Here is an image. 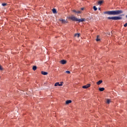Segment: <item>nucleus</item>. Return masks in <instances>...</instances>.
Listing matches in <instances>:
<instances>
[{"mask_svg":"<svg viewBox=\"0 0 127 127\" xmlns=\"http://www.w3.org/2000/svg\"><path fill=\"white\" fill-rule=\"evenodd\" d=\"M124 11L122 10H112V11H106L104 12L105 14H108L109 15H118V14H121L123 13Z\"/></svg>","mask_w":127,"mask_h":127,"instance_id":"f257e3e1","label":"nucleus"},{"mask_svg":"<svg viewBox=\"0 0 127 127\" xmlns=\"http://www.w3.org/2000/svg\"><path fill=\"white\" fill-rule=\"evenodd\" d=\"M68 19H71L72 21H78V22H83V21H85V18L78 19L75 16L69 17Z\"/></svg>","mask_w":127,"mask_h":127,"instance_id":"f03ea898","label":"nucleus"},{"mask_svg":"<svg viewBox=\"0 0 127 127\" xmlns=\"http://www.w3.org/2000/svg\"><path fill=\"white\" fill-rule=\"evenodd\" d=\"M122 17L120 16H114V17H108L107 19H112L113 20H120L122 19Z\"/></svg>","mask_w":127,"mask_h":127,"instance_id":"7ed1b4c3","label":"nucleus"},{"mask_svg":"<svg viewBox=\"0 0 127 127\" xmlns=\"http://www.w3.org/2000/svg\"><path fill=\"white\" fill-rule=\"evenodd\" d=\"M63 83H64L63 82H61V83L59 82H56L55 84V87H57V86H63Z\"/></svg>","mask_w":127,"mask_h":127,"instance_id":"20e7f679","label":"nucleus"},{"mask_svg":"<svg viewBox=\"0 0 127 127\" xmlns=\"http://www.w3.org/2000/svg\"><path fill=\"white\" fill-rule=\"evenodd\" d=\"M91 87L90 84H87L86 85H84L82 86L83 89H88V88H90Z\"/></svg>","mask_w":127,"mask_h":127,"instance_id":"39448f33","label":"nucleus"},{"mask_svg":"<svg viewBox=\"0 0 127 127\" xmlns=\"http://www.w3.org/2000/svg\"><path fill=\"white\" fill-rule=\"evenodd\" d=\"M60 21H61L62 22V23H68V21H66L65 20V19H60Z\"/></svg>","mask_w":127,"mask_h":127,"instance_id":"423d86ee","label":"nucleus"},{"mask_svg":"<svg viewBox=\"0 0 127 127\" xmlns=\"http://www.w3.org/2000/svg\"><path fill=\"white\" fill-rule=\"evenodd\" d=\"M60 63L64 65V64H65L66 63H67V61L65 60H63L60 61Z\"/></svg>","mask_w":127,"mask_h":127,"instance_id":"0eeeda50","label":"nucleus"},{"mask_svg":"<svg viewBox=\"0 0 127 127\" xmlns=\"http://www.w3.org/2000/svg\"><path fill=\"white\" fill-rule=\"evenodd\" d=\"M72 11L75 13H81L82 12L81 11H76V10H72Z\"/></svg>","mask_w":127,"mask_h":127,"instance_id":"6e6552de","label":"nucleus"},{"mask_svg":"<svg viewBox=\"0 0 127 127\" xmlns=\"http://www.w3.org/2000/svg\"><path fill=\"white\" fill-rule=\"evenodd\" d=\"M72 103V100H67L65 102L66 105H69V104H71Z\"/></svg>","mask_w":127,"mask_h":127,"instance_id":"1a4fd4ad","label":"nucleus"},{"mask_svg":"<svg viewBox=\"0 0 127 127\" xmlns=\"http://www.w3.org/2000/svg\"><path fill=\"white\" fill-rule=\"evenodd\" d=\"M41 74L42 75H48V72H46V71H41Z\"/></svg>","mask_w":127,"mask_h":127,"instance_id":"9d476101","label":"nucleus"},{"mask_svg":"<svg viewBox=\"0 0 127 127\" xmlns=\"http://www.w3.org/2000/svg\"><path fill=\"white\" fill-rule=\"evenodd\" d=\"M99 90L100 92H103V91H105V88L100 87L99 88Z\"/></svg>","mask_w":127,"mask_h":127,"instance_id":"9b49d317","label":"nucleus"},{"mask_svg":"<svg viewBox=\"0 0 127 127\" xmlns=\"http://www.w3.org/2000/svg\"><path fill=\"white\" fill-rule=\"evenodd\" d=\"M102 83H103V80H100L98 81L96 83V84H97V85H101V84H102Z\"/></svg>","mask_w":127,"mask_h":127,"instance_id":"f8f14e48","label":"nucleus"},{"mask_svg":"<svg viewBox=\"0 0 127 127\" xmlns=\"http://www.w3.org/2000/svg\"><path fill=\"white\" fill-rule=\"evenodd\" d=\"M110 103H111V100L109 99H107L106 100V104L110 105Z\"/></svg>","mask_w":127,"mask_h":127,"instance_id":"ddd939ff","label":"nucleus"},{"mask_svg":"<svg viewBox=\"0 0 127 127\" xmlns=\"http://www.w3.org/2000/svg\"><path fill=\"white\" fill-rule=\"evenodd\" d=\"M52 11H53V13H57V10H56V9H55V8H53L52 9Z\"/></svg>","mask_w":127,"mask_h":127,"instance_id":"4468645a","label":"nucleus"},{"mask_svg":"<svg viewBox=\"0 0 127 127\" xmlns=\"http://www.w3.org/2000/svg\"><path fill=\"white\" fill-rule=\"evenodd\" d=\"M33 70L34 71H35L36 70V69H37V66H36V65H34L33 66V68H32Z\"/></svg>","mask_w":127,"mask_h":127,"instance_id":"2eb2a0df","label":"nucleus"},{"mask_svg":"<svg viewBox=\"0 0 127 127\" xmlns=\"http://www.w3.org/2000/svg\"><path fill=\"white\" fill-rule=\"evenodd\" d=\"M93 9L95 11H97L98 10V8L96 6H93Z\"/></svg>","mask_w":127,"mask_h":127,"instance_id":"dca6fc26","label":"nucleus"},{"mask_svg":"<svg viewBox=\"0 0 127 127\" xmlns=\"http://www.w3.org/2000/svg\"><path fill=\"white\" fill-rule=\"evenodd\" d=\"M79 36H80V34H74V37H79Z\"/></svg>","mask_w":127,"mask_h":127,"instance_id":"f3484780","label":"nucleus"},{"mask_svg":"<svg viewBox=\"0 0 127 127\" xmlns=\"http://www.w3.org/2000/svg\"><path fill=\"white\" fill-rule=\"evenodd\" d=\"M102 3H103V0H100L98 2V4H102Z\"/></svg>","mask_w":127,"mask_h":127,"instance_id":"a211bd4d","label":"nucleus"},{"mask_svg":"<svg viewBox=\"0 0 127 127\" xmlns=\"http://www.w3.org/2000/svg\"><path fill=\"white\" fill-rule=\"evenodd\" d=\"M100 40H101L99 38V35H97L96 41H100Z\"/></svg>","mask_w":127,"mask_h":127,"instance_id":"6ab92c4d","label":"nucleus"},{"mask_svg":"<svg viewBox=\"0 0 127 127\" xmlns=\"http://www.w3.org/2000/svg\"><path fill=\"white\" fill-rule=\"evenodd\" d=\"M6 4H7L6 3H2V5L3 6H5V5H6Z\"/></svg>","mask_w":127,"mask_h":127,"instance_id":"aec40b11","label":"nucleus"},{"mask_svg":"<svg viewBox=\"0 0 127 127\" xmlns=\"http://www.w3.org/2000/svg\"><path fill=\"white\" fill-rule=\"evenodd\" d=\"M66 73H67V74H70L71 72H70L69 70H67L66 71Z\"/></svg>","mask_w":127,"mask_h":127,"instance_id":"412c9836","label":"nucleus"},{"mask_svg":"<svg viewBox=\"0 0 127 127\" xmlns=\"http://www.w3.org/2000/svg\"><path fill=\"white\" fill-rule=\"evenodd\" d=\"M0 70H3V68L1 66V65L0 64Z\"/></svg>","mask_w":127,"mask_h":127,"instance_id":"4be33fe9","label":"nucleus"},{"mask_svg":"<svg viewBox=\"0 0 127 127\" xmlns=\"http://www.w3.org/2000/svg\"><path fill=\"white\" fill-rule=\"evenodd\" d=\"M124 27H127V23H125L124 25Z\"/></svg>","mask_w":127,"mask_h":127,"instance_id":"5701e85b","label":"nucleus"},{"mask_svg":"<svg viewBox=\"0 0 127 127\" xmlns=\"http://www.w3.org/2000/svg\"><path fill=\"white\" fill-rule=\"evenodd\" d=\"M81 10H84V8H81Z\"/></svg>","mask_w":127,"mask_h":127,"instance_id":"b1692460","label":"nucleus"},{"mask_svg":"<svg viewBox=\"0 0 127 127\" xmlns=\"http://www.w3.org/2000/svg\"><path fill=\"white\" fill-rule=\"evenodd\" d=\"M99 10H101V8H99Z\"/></svg>","mask_w":127,"mask_h":127,"instance_id":"393cba45","label":"nucleus"},{"mask_svg":"<svg viewBox=\"0 0 127 127\" xmlns=\"http://www.w3.org/2000/svg\"><path fill=\"white\" fill-rule=\"evenodd\" d=\"M126 17H127V15H126Z\"/></svg>","mask_w":127,"mask_h":127,"instance_id":"a878e982","label":"nucleus"}]
</instances>
